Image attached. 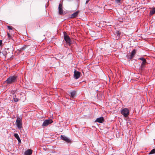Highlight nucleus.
Listing matches in <instances>:
<instances>
[{"mask_svg": "<svg viewBox=\"0 0 155 155\" xmlns=\"http://www.w3.org/2000/svg\"><path fill=\"white\" fill-rule=\"evenodd\" d=\"M17 77L15 75L10 76L7 78L5 82L8 84H13L17 81Z\"/></svg>", "mask_w": 155, "mask_h": 155, "instance_id": "f257e3e1", "label": "nucleus"}, {"mask_svg": "<svg viewBox=\"0 0 155 155\" xmlns=\"http://www.w3.org/2000/svg\"><path fill=\"white\" fill-rule=\"evenodd\" d=\"M16 126L18 128L20 129L22 127V118L19 117L17 118L16 120Z\"/></svg>", "mask_w": 155, "mask_h": 155, "instance_id": "f03ea898", "label": "nucleus"}, {"mask_svg": "<svg viewBox=\"0 0 155 155\" xmlns=\"http://www.w3.org/2000/svg\"><path fill=\"white\" fill-rule=\"evenodd\" d=\"M121 113L124 117H127L129 114V110L127 108H124L121 110Z\"/></svg>", "mask_w": 155, "mask_h": 155, "instance_id": "7ed1b4c3", "label": "nucleus"}, {"mask_svg": "<svg viewBox=\"0 0 155 155\" xmlns=\"http://www.w3.org/2000/svg\"><path fill=\"white\" fill-rule=\"evenodd\" d=\"M53 121L51 119L45 120L44 121L42 126L43 127H45L48 126L49 124L52 123Z\"/></svg>", "mask_w": 155, "mask_h": 155, "instance_id": "20e7f679", "label": "nucleus"}, {"mask_svg": "<svg viewBox=\"0 0 155 155\" xmlns=\"http://www.w3.org/2000/svg\"><path fill=\"white\" fill-rule=\"evenodd\" d=\"M64 40L68 43L70 44L71 42V40L69 37L67 35L65 32H64Z\"/></svg>", "mask_w": 155, "mask_h": 155, "instance_id": "39448f33", "label": "nucleus"}, {"mask_svg": "<svg viewBox=\"0 0 155 155\" xmlns=\"http://www.w3.org/2000/svg\"><path fill=\"white\" fill-rule=\"evenodd\" d=\"M60 138L62 140L65 141L68 143H71V141L70 139L64 135H61Z\"/></svg>", "mask_w": 155, "mask_h": 155, "instance_id": "423d86ee", "label": "nucleus"}, {"mask_svg": "<svg viewBox=\"0 0 155 155\" xmlns=\"http://www.w3.org/2000/svg\"><path fill=\"white\" fill-rule=\"evenodd\" d=\"M139 59L141 60L142 61V62L141 63V69H142L145 67L146 63V60L145 59L143 58H139Z\"/></svg>", "mask_w": 155, "mask_h": 155, "instance_id": "0eeeda50", "label": "nucleus"}, {"mask_svg": "<svg viewBox=\"0 0 155 155\" xmlns=\"http://www.w3.org/2000/svg\"><path fill=\"white\" fill-rule=\"evenodd\" d=\"M74 78L76 79L79 78L80 77L81 73L75 70L74 71Z\"/></svg>", "mask_w": 155, "mask_h": 155, "instance_id": "6e6552de", "label": "nucleus"}, {"mask_svg": "<svg viewBox=\"0 0 155 155\" xmlns=\"http://www.w3.org/2000/svg\"><path fill=\"white\" fill-rule=\"evenodd\" d=\"M58 13L60 15H61L63 14V10L62 4L60 3L58 6Z\"/></svg>", "mask_w": 155, "mask_h": 155, "instance_id": "1a4fd4ad", "label": "nucleus"}, {"mask_svg": "<svg viewBox=\"0 0 155 155\" xmlns=\"http://www.w3.org/2000/svg\"><path fill=\"white\" fill-rule=\"evenodd\" d=\"M104 121V119L103 117H101L97 118L95 120V122H98L100 123H102Z\"/></svg>", "mask_w": 155, "mask_h": 155, "instance_id": "9d476101", "label": "nucleus"}, {"mask_svg": "<svg viewBox=\"0 0 155 155\" xmlns=\"http://www.w3.org/2000/svg\"><path fill=\"white\" fill-rule=\"evenodd\" d=\"M32 153V150L31 149H28L26 150L25 153V155H30Z\"/></svg>", "mask_w": 155, "mask_h": 155, "instance_id": "9b49d317", "label": "nucleus"}, {"mask_svg": "<svg viewBox=\"0 0 155 155\" xmlns=\"http://www.w3.org/2000/svg\"><path fill=\"white\" fill-rule=\"evenodd\" d=\"M79 12V11H77L76 12L72 14L71 15V18H73L76 17L78 15Z\"/></svg>", "mask_w": 155, "mask_h": 155, "instance_id": "f8f14e48", "label": "nucleus"}, {"mask_svg": "<svg viewBox=\"0 0 155 155\" xmlns=\"http://www.w3.org/2000/svg\"><path fill=\"white\" fill-rule=\"evenodd\" d=\"M136 53V51L135 49H134L131 52V54L130 55V59H131L133 58L134 56L135 55Z\"/></svg>", "mask_w": 155, "mask_h": 155, "instance_id": "ddd939ff", "label": "nucleus"}, {"mask_svg": "<svg viewBox=\"0 0 155 155\" xmlns=\"http://www.w3.org/2000/svg\"><path fill=\"white\" fill-rule=\"evenodd\" d=\"M13 98L15 102H17L19 101L18 98L17 97L15 94V93L13 94Z\"/></svg>", "mask_w": 155, "mask_h": 155, "instance_id": "4468645a", "label": "nucleus"}, {"mask_svg": "<svg viewBox=\"0 0 155 155\" xmlns=\"http://www.w3.org/2000/svg\"><path fill=\"white\" fill-rule=\"evenodd\" d=\"M71 96L72 98H73L76 94V92L75 91H73L70 92Z\"/></svg>", "mask_w": 155, "mask_h": 155, "instance_id": "2eb2a0df", "label": "nucleus"}, {"mask_svg": "<svg viewBox=\"0 0 155 155\" xmlns=\"http://www.w3.org/2000/svg\"><path fill=\"white\" fill-rule=\"evenodd\" d=\"M155 13V8H153L152 10H150V15H152Z\"/></svg>", "mask_w": 155, "mask_h": 155, "instance_id": "dca6fc26", "label": "nucleus"}, {"mask_svg": "<svg viewBox=\"0 0 155 155\" xmlns=\"http://www.w3.org/2000/svg\"><path fill=\"white\" fill-rule=\"evenodd\" d=\"M14 136L17 140L19 139L20 140V137L17 134H15Z\"/></svg>", "mask_w": 155, "mask_h": 155, "instance_id": "f3484780", "label": "nucleus"}, {"mask_svg": "<svg viewBox=\"0 0 155 155\" xmlns=\"http://www.w3.org/2000/svg\"><path fill=\"white\" fill-rule=\"evenodd\" d=\"M154 153H155V149H153L150 151L149 154H151Z\"/></svg>", "mask_w": 155, "mask_h": 155, "instance_id": "a211bd4d", "label": "nucleus"}, {"mask_svg": "<svg viewBox=\"0 0 155 155\" xmlns=\"http://www.w3.org/2000/svg\"><path fill=\"white\" fill-rule=\"evenodd\" d=\"M25 49V46L21 48H20V49L19 51H22L24 50Z\"/></svg>", "mask_w": 155, "mask_h": 155, "instance_id": "6ab92c4d", "label": "nucleus"}, {"mask_svg": "<svg viewBox=\"0 0 155 155\" xmlns=\"http://www.w3.org/2000/svg\"><path fill=\"white\" fill-rule=\"evenodd\" d=\"M7 35L8 36V38L9 39H11L12 38V37L11 35L8 33H7Z\"/></svg>", "mask_w": 155, "mask_h": 155, "instance_id": "aec40b11", "label": "nucleus"}, {"mask_svg": "<svg viewBox=\"0 0 155 155\" xmlns=\"http://www.w3.org/2000/svg\"><path fill=\"white\" fill-rule=\"evenodd\" d=\"M8 28L9 29L12 30V26H8Z\"/></svg>", "mask_w": 155, "mask_h": 155, "instance_id": "412c9836", "label": "nucleus"}, {"mask_svg": "<svg viewBox=\"0 0 155 155\" xmlns=\"http://www.w3.org/2000/svg\"><path fill=\"white\" fill-rule=\"evenodd\" d=\"M117 3H118L120 2V0H115Z\"/></svg>", "mask_w": 155, "mask_h": 155, "instance_id": "4be33fe9", "label": "nucleus"}, {"mask_svg": "<svg viewBox=\"0 0 155 155\" xmlns=\"http://www.w3.org/2000/svg\"><path fill=\"white\" fill-rule=\"evenodd\" d=\"M89 1H90V0H87V1L86 2V4H87Z\"/></svg>", "mask_w": 155, "mask_h": 155, "instance_id": "5701e85b", "label": "nucleus"}, {"mask_svg": "<svg viewBox=\"0 0 155 155\" xmlns=\"http://www.w3.org/2000/svg\"><path fill=\"white\" fill-rule=\"evenodd\" d=\"M2 41L1 40H0V45H1L2 44Z\"/></svg>", "mask_w": 155, "mask_h": 155, "instance_id": "b1692460", "label": "nucleus"}, {"mask_svg": "<svg viewBox=\"0 0 155 155\" xmlns=\"http://www.w3.org/2000/svg\"><path fill=\"white\" fill-rule=\"evenodd\" d=\"M117 36H118L119 35H120L119 33V32H117Z\"/></svg>", "mask_w": 155, "mask_h": 155, "instance_id": "393cba45", "label": "nucleus"}, {"mask_svg": "<svg viewBox=\"0 0 155 155\" xmlns=\"http://www.w3.org/2000/svg\"><path fill=\"white\" fill-rule=\"evenodd\" d=\"M18 140V141L19 142H21V140H19L18 139V140Z\"/></svg>", "mask_w": 155, "mask_h": 155, "instance_id": "a878e982", "label": "nucleus"}]
</instances>
